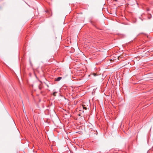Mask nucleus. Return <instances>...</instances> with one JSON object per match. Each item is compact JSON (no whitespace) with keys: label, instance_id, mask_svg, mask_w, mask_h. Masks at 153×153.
Returning <instances> with one entry per match:
<instances>
[{"label":"nucleus","instance_id":"1","mask_svg":"<svg viewBox=\"0 0 153 153\" xmlns=\"http://www.w3.org/2000/svg\"><path fill=\"white\" fill-rule=\"evenodd\" d=\"M82 106L83 107V109H85V110H86L88 108L87 107L88 106V105H87V106H85V105H84V104H83V105H82Z\"/></svg>","mask_w":153,"mask_h":153},{"label":"nucleus","instance_id":"2","mask_svg":"<svg viewBox=\"0 0 153 153\" xmlns=\"http://www.w3.org/2000/svg\"><path fill=\"white\" fill-rule=\"evenodd\" d=\"M61 79H62V77H58L57 78H56L55 80V81H59Z\"/></svg>","mask_w":153,"mask_h":153},{"label":"nucleus","instance_id":"3","mask_svg":"<svg viewBox=\"0 0 153 153\" xmlns=\"http://www.w3.org/2000/svg\"><path fill=\"white\" fill-rule=\"evenodd\" d=\"M56 92H53V95L54 96H56Z\"/></svg>","mask_w":153,"mask_h":153},{"label":"nucleus","instance_id":"4","mask_svg":"<svg viewBox=\"0 0 153 153\" xmlns=\"http://www.w3.org/2000/svg\"><path fill=\"white\" fill-rule=\"evenodd\" d=\"M92 75H93L94 76H96L97 75L95 73H93L92 74Z\"/></svg>","mask_w":153,"mask_h":153},{"label":"nucleus","instance_id":"5","mask_svg":"<svg viewBox=\"0 0 153 153\" xmlns=\"http://www.w3.org/2000/svg\"><path fill=\"white\" fill-rule=\"evenodd\" d=\"M146 10L147 11H149L150 10V9L149 8H147Z\"/></svg>","mask_w":153,"mask_h":153},{"label":"nucleus","instance_id":"6","mask_svg":"<svg viewBox=\"0 0 153 153\" xmlns=\"http://www.w3.org/2000/svg\"><path fill=\"white\" fill-rule=\"evenodd\" d=\"M23 111L24 112V113L25 111H25H24V110H23Z\"/></svg>","mask_w":153,"mask_h":153}]
</instances>
